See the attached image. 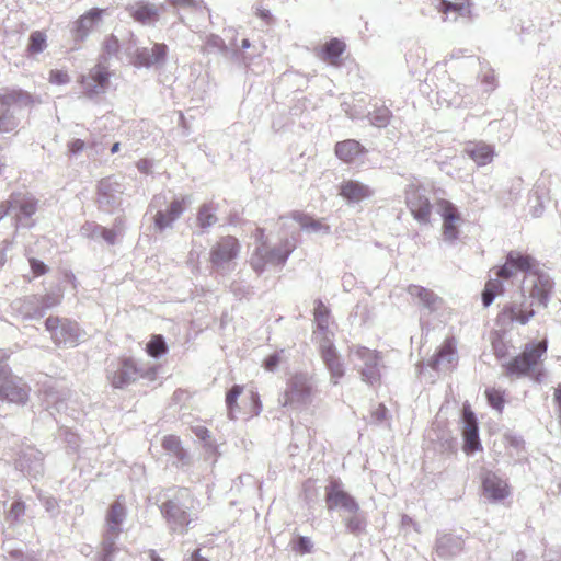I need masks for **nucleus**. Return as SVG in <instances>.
Listing matches in <instances>:
<instances>
[{"instance_id": "61", "label": "nucleus", "mask_w": 561, "mask_h": 561, "mask_svg": "<svg viewBox=\"0 0 561 561\" xmlns=\"http://www.w3.org/2000/svg\"><path fill=\"white\" fill-rule=\"evenodd\" d=\"M8 358V354L5 351L0 350V379L8 373V365L5 360Z\"/></svg>"}, {"instance_id": "55", "label": "nucleus", "mask_w": 561, "mask_h": 561, "mask_svg": "<svg viewBox=\"0 0 561 561\" xmlns=\"http://www.w3.org/2000/svg\"><path fill=\"white\" fill-rule=\"evenodd\" d=\"M30 266L32 272L37 276L44 275L48 271V267L44 262L34 257L30 259Z\"/></svg>"}, {"instance_id": "39", "label": "nucleus", "mask_w": 561, "mask_h": 561, "mask_svg": "<svg viewBox=\"0 0 561 561\" xmlns=\"http://www.w3.org/2000/svg\"><path fill=\"white\" fill-rule=\"evenodd\" d=\"M162 447L173 454L179 460L184 461L186 453L181 446V442L176 436L169 435L162 439Z\"/></svg>"}, {"instance_id": "3", "label": "nucleus", "mask_w": 561, "mask_h": 561, "mask_svg": "<svg viewBox=\"0 0 561 561\" xmlns=\"http://www.w3.org/2000/svg\"><path fill=\"white\" fill-rule=\"evenodd\" d=\"M34 96L22 89L0 90V133H12L20 125L25 110L34 104Z\"/></svg>"}, {"instance_id": "47", "label": "nucleus", "mask_w": 561, "mask_h": 561, "mask_svg": "<svg viewBox=\"0 0 561 561\" xmlns=\"http://www.w3.org/2000/svg\"><path fill=\"white\" fill-rule=\"evenodd\" d=\"M41 312L44 317L45 312L60 304V296L56 294H46L44 296H38Z\"/></svg>"}, {"instance_id": "62", "label": "nucleus", "mask_w": 561, "mask_h": 561, "mask_svg": "<svg viewBox=\"0 0 561 561\" xmlns=\"http://www.w3.org/2000/svg\"><path fill=\"white\" fill-rule=\"evenodd\" d=\"M167 202V197L162 194H159V195H154L151 203H150V208H159L161 207L164 203Z\"/></svg>"}, {"instance_id": "20", "label": "nucleus", "mask_w": 561, "mask_h": 561, "mask_svg": "<svg viewBox=\"0 0 561 561\" xmlns=\"http://www.w3.org/2000/svg\"><path fill=\"white\" fill-rule=\"evenodd\" d=\"M168 46L163 43H154L152 47L136 48L131 62L136 67L150 68L160 66L165 61Z\"/></svg>"}, {"instance_id": "10", "label": "nucleus", "mask_w": 561, "mask_h": 561, "mask_svg": "<svg viewBox=\"0 0 561 561\" xmlns=\"http://www.w3.org/2000/svg\"><path fill=\"white\" fill-rule=\"evenodd\" d=\"M313 383L307 374H296L288 381L284 393V405L293 409L306 407L312 401Z\"/></svg>"}, {"instance_id": "57", "label": "nucleus", "mask_w": 561, "mask_h": 561, "mask_svg": "<svg viewBox=\"0 0 561 561\" xmlns=\"http://www.w3.org/2000/svg\"><path fill=\"white\" fill-rule=\"evenodd\" d=\"M117 233L113 229H107L102 226V231L100 234V240H104L107 244L113 245L116 243Z\"/></svg>"}, {"instance_id": "36", "label": "nucleus", "mask_w": 561, "mask_h": 561, "mask_svg": "<svg viewBox=\"0 0 561 561\" xmlns=\"http://www.w3.org/2000/svg\"><path fill=\"white\" fill-rule=\"evenodd\" d=\"M466 152L479 165L490 163L494 156L493 148L484 142L474 144L468 147Z\"/></svg>"}, {"instance_id": "40", "label": "nucleus", "mask_w": 561, "mask_h": 561, "mask_svg": "<svg viewBox=\"0 0 561 561\" xmlns=\"http://www.w3.org/2000/svg\"><path fill=\"white\" fill-rule=\"evenodd\" d=\"M345 527L348 533L358 536L364 533L366 527L365 518L357 513H350V516L344 519Z\"/></svg>"}, {"instance_id": "58", "label": "nucleus", "mask_w": 561, "mask_h": 561, "mask_svg": "<svg viewBox=\"0 0 561 561\" xmlns=\"http://www.w3.org/2000/svg\"><path fill=\"white\" fill-rule=\"evenodd\" d=\"M84 141L81 139H73L68 144L69 152L72 154H78L84 149Z\"/></svg>"}, {"instance_id": "51", "label": "nucleus", "mask_w": 561, "mask_h": 561, "mask_svg": "<svg viewBox=\"0 0 561 561\" xmlns=\"http://www.w3.org/2000/svg\"><path fill=\"white\" fill-rule=\"evenodd\" d=\"M293 548L301 554L310 553L313 548V542L309 537L299 536Z\"/></svg>"}, {"instance_id": "45", "label": "nucleus", "mask_w": 561, "mask_h": 561, "mask_svg": "<svg viewBox=\"0 0 561 561\" xmlns=\"http://www.w3.org/2000/svg\"><path fill=\"white\" fill-rule=\"evenodd\" d=\"M485 397L488 399L489 404L494 410H496L497 412H502V410L504 408V398H503L502 391H500L495 388L486 389Z\"/></svg>"}, {"instance_id": "9", "label": "nucleus", "mask_w": 561, "mask_h": 561, "mask_svg": "<svg viewBox=\"0 0 561 561\" xmlns=\"http://www.w3.org/2000/svg\"><path fill=\"white\" fill-rule=\"evenodd\" d=\"M240 251L241 244L236 237H221L210 249V263L218 273H229L234 268L233 261L239 256Z\"/></svg>"}, {"instance_id": "41", "label": "nucleus", "mask_w": 561, "mask_h": 561, "mask_svg": "<svg viewBox=\"0 0 561 561\" xmlns=\"http://www.w3.org/2000/svg\"><path fill=\"white\" fill-rule=\"evenodd\" d=\"M391 116V112L386 106L377 107L373 113H369L370 124L383 128L389 124Z\"/></svg>"}, {"instance_id": "54", "label": "nucleus", "mask_w": 561, "mask_h": 561, "mask_svg": "<svg viewBox=\"0 0 561 561\" xmlns=\"http://www.w3.org/2000/svg\"><path fill=\"white\" fill-rule=\"evenodd\" d=\"M169 3L175 8H192L198 9L202 7V0H168Z\"/></svg>"}, {"instance_id": "48", "label": "nucleus", "mask_w": 561, "mask_h": 561, "mask_svg": "<svg viewBox=\"0 0 561 561\" xmlns=\"http://www.w3.org/2000/svg\"><path fill=\"white\" fill-rule=\"evenodd\" d=\"M314 318H316L319 329H321V330L327 329L329 310L320 300L317 301V306L314 308Z\"/></svg>"}, {"instance_id": "32", "label": "nucleus", "mask_w": 561, "mask_h": 561, "mask_svg": "<svg viewBox=\"0 0 561 561\" xmlns=\"http://www.w3.org/2000/svg\"><path fill=\"white\" fill-rule=\"evenodd\" d=\"M365 152L364 147L355 139L339 141L335 145V154L339 159L351 162Z\"/></svg>"}, {"instance_id": "17", "label": "nucleus", "mask_w": 561, "mask_h": 561, "mask_svg": "<svg viewBox=\"0 0 561 561\" xmlns=\"http://www.w3.org/2000/svg\"><path fill=\"white\" fill-rule=\"evenodd\" d=\"M15 465L23 474L30 478L37 479L44 473L43 454L32 446H26L20 451Z\"/></svg>"}, {"instance_id": "46", "label": "nucleus", "mask_w": 561, "mask_h": 561, "mask_svg": "<svg viewBox=\"0 0 561 561\" xmlns=\"http://www.w3.org/2000/svg\"><path fill=\"white\" fill-rule=\"evenodd\" d=\"M121 534H114V533H111L108 530H106L105 535H104V539H103V543H102V550H103V553L101 557H107L108 559H111L112 554L115 552V543H116V539L118 538Z\"/></svg>"}, {"instance_id": "24", "label": "nucleus", "mask_w": 561, "mask_h": 561, "mask_svg": "<svg viewBox=\"0 0 561 561\" xmlns=\"http://www.w3.org/2000/svg\"><path fill=\"white\" fill-rule=\"evenodd\" d=\"M339 194L348 203L356 204L369 198L373 190L356 180H344L339 186Z\"/></svg>"}, {"instance_id": "14", "label": "nucleus", "mask_w": 561, "mask_h": 561, "mask_svg": "<svg viewBox=\"0 0 561 561\" xmlns=\"http://www.w3.org/2000/svg\"><path fill=\"white\" fill-rule=\"evenodd\" d=\"M123 184L115 176L102 179L98 184V206L102 211L112 213L121 206Z\"/></svg>"}, {"instance_id": "26", "label": "nucleus", "mask_w": 561, "mask_h": 561, "mask_svg": "<svg viewBox=\"0 0 561 561\" xmlns=\"http://www.w3.org/2000/svg\"><path fill=\"white\" fill-rule=\"evenodd\" d=\"M482 485L484 493L493 502L502 501L510 495L506 481L493 472H486L484 474Z\"/></svg>"}, {"instance_id": "52", "label": "nucleus", "mask_w": 561, "mask_h": 561, "mask_svg": "<svg viewBox=\"0 0 561 561\" xmlns=\"http://www.w3.org/2000/svg\"><path fill=\"white\" fill-rule=\"evenodd\" d=\"M70 81V78L66 71L62 70H51L49 73V82L54 84H66Z\"/></svg>"}, {"instance_id": "38", "label": "nucleus", "mask_w": 561, "mask_h": 561, "mask_svg": "<svg viewBox=\"0 0 561 561\" xmlns=\"http://www.w3.org/2000/svg\"><path fill=\"white\" fill-rule=\"evenodd\" d=\"M216 211L217 208L213 203L203 204L199 207L197 213V224L203 232L213 227L218 221Z\"/></svg>"}, {"instance_id": "64", "label": "nucleus", "mask_w": 561, "mask_h": 561, "mask_svg": "<svg viewBox=\"0 0 561 561\" xmlns=\"http://www.w3.org/2000/svg\"><path fill=\"white\" fill-rule=\"evenodd\" d=\"M256 12H257V15L264 20L266 23H270L271 20H272V14L270 12V10L267 9H263V8H257L256 9Z\"/></svg>"}, {"instance_id": "12", "label": "nucleus", "mask_w": 561, "mask_h": 561, "mask_svg": "<svg viewBox=\"0 0 561 561\" xmlns=\"http://www.w3.org/2000/svg\"><path fill=\"white\" fill-rule=\"evenodd\" d=\"M324 497L329 511L342 510L347 514L359 512V504L343 489L340 479L330 480L324 489Z\"/></svg>"}, {"instance_id": "63", "label": "nucleus", "mask_w": 561, "mask_h": 561, "mask_svg": "<svg viewBox=\"0 0 561 561\" xmlns=\"http://www.w3.org/2000/svg\"><path fill=\"white\" fill-rule=\"evenodd\" d=\"M137 168L142 173H149L151 169V163L149 160L142 159L137 162Z\"/></svg>"}, {"instance_id": "6", "label": "nucleus", "mask_w": 561, "mask_h": 561, "mask_svg": "<svg viewBox=\"0 0 561 561\" xmlns=\"http://www.w3.org/2000/svg\"><path fill=\"white\" fill-rule=\"evenodd\" d=\"M38 201L30 193H13L10 198L3 202L7 216H12L14 226L30 228L34 225L33 215L37 211Z\"/></svg>"}, {"instance_id": "34", "label": "nucleus", "mask_w": 561, "mask_h": 561, "mask_svg": "<svg viewBox=\"0 0 561 561\" xmlns=\"http://www.w3.org/2000/svg\"><path fill=\"white\" fill-rule=\"evenodd\" d=\"M130 15L141 24H154L159 19V10L149 3L138 4L130 9Z\"/></svg>"}, {"instance_id": "19", "label": "nucleus", "mask_w": 561, "mask_h": 561, "mask_svg": "<svg viewBox=\"0 0 561 561\" xmlns=\"http://www.w3.org/2000/svg\"><path fill=\"white\" fill-rule=\"evenodd\" d=\"M108 79L110 75L104 66H94L88 75L81 77L80 83L82 85L83 93L90 99L105 93Z\"/></svg>"}, {"instance_id": "42", "label": "nucleus", "mask_w": 561, "mask_h": 561, "mask_svg": "<svg viewBox=\"0 0 561 561\" xmlns=\"http://www.w3.org/2000/svg\"><path fill=\"white\" fill-rule=\"evenodd\" d=\"M146 350L151 357L158 358L162 356L168 351L164 337L162 335H153L148 342Z\"/></svg>"}, {"instance_id": "21", "label": "nucleus", "mask_w": 561, "mask_h": 561, "mask_svg": "<svg viewBox=\"0 0 561 561\" xmlns=\"http://www.w3.org/2000/svg\"><path fill=\"white\" fill-rule=\"evenodd\" d=\"M139 377V369L131 358L123 359L115 369L108 370L111 385L116 389H123L135 382Z\"/></svg>"}, {"instance_id": "4", "label": "nucleus", "mask_w": 561, "mask_h": 561, "mask_svg": "<svg viewBox=\"0 0 561 561\" xmlns=\"http://www.w3.org/2000/svg\"><path fill=\"white\" fill-rule=\"evenodd\" d=\"M296 249V239L283 238L278 244L270 247L266 241L257 244L250 257V266L261 275L266 266H284L289 255Z\"/></svg>"}, {"instance_id": "25", "label": "nucleus", "mask_w": 561, "mask_h": 561, "mask_svg": "<svg viewBox=\"0 0 561 561\" xmlns=\"http://www.w3.org/2000/svg\"><path fill=\"white\" fill-rule=\"evenodd\" d=\"M457 359L456 344L454 340L447 339L438 351L428 360L427 365L437 371L448 370Z\"/></svg>"}, {"instance_id": "49", "label": "nucleus", "mask_w": 561, "mask_h": 561, "mask_svg": "<svg viewBox=\"0 0 561 561\" xmlns=\"http://www.w3.org/2000/svg\"><path fill=\"white\" fill-rule=\"evenodd\" d=\"M102 231V226L96 222H85L81 229L80 232L83 237L92 239V240H100V234Z\"/></svg>"}, {"instance_id": "53", "label": "nucleus", "mask_w": 561, "mask_h": 561, "mask_svg": "<svg viewBox=\"0 0 561 561\" xmlns=\"http://www.w3.org/2000/svg\"><path fill=\"white\" fill-rule=\"evenodd\" d=\"M103 47L108 56H114L118 53L119 42L114 35H111L105 39Z\"/></svg>"}, {"instance_id": "2", "label": "nucleus", "mask_w": 561, "mask_h": 561, "mask_svg": "<svg viewBox=\"0 0 561 561\" xmlns=\"http://www.w3.org/2000/svg\"><path fill=\"white\" fill-rule=\"evenodd\" d=\"M198 501L187 488H179L160 510L171 530L185 533L197 516Z\"/></svg>"}, {"instance_id": "23", "label": "nucleus", "mask_w": 561, "mask_h": 561, "mask_svg": "<svg viewBox=\"0 0 561 561\" xmlns=\"http://www.w3.org/2000/svg\"><path fill=\"white\" fill-rule=\"evenodd\" d=\"M321 357L323 363L325 364L328 370L330 371L333 383L336 385L339 379L344 376V366L341 362L340 356L337 355L334 345L325 339L321 345Z\"/></svg>"}, {"instance_id": "18", "label": "nucleus", "mask_w": 561, "mask_h": 561, "mask_svg": "<svg viewBox=\"0 0 561 561\" xmlns=\"http://www.w3.org/2000/svg\"><path fill=\"white\" fill-rule=\"evenodd\" d=\"M462 437H463V450L467 454L474 453L481 448V442L479 437L478 421L474 413L471 411L468 404L462 408Z\"/></svg>"}, {"instance_id": "15", "label": "nucleus", "mask_w": 561, "mask_h": 561, "mask_svg": "<svg viewBox=\"0 0 561 561\" xmlns=\"http://www.w3.org/2000/svg\"><path fill=\"white\" fill-rule=\"evenodd\" d=\"M435 208L443 219V238L447 242H455L459 237V225L462 221L458 208L451 202L440 198L436 201Z\"/></svg>"}, {"instance_id": "7", "label": "nucleus", "mask_w": 561, "mask_h": 561, "mask_svg": "<svg viewBox=\"0 0 561 561\" xmlns=\"http://www.w3.org/2000/svg\"><path fill=\"white\" fill-rule=\"evenodd\" d=\"M45 329L57 346L75 347L83 339L78 323L67 318L50 316L45 320Z\"/></svg>"}, {"instance_id": "37", "label": "nucleus", "mask_w": 561, "mask_h": 561, "mask_svg": "<svg viewBox=\"0 0 561 561\" xmlns=\"http://www.w3.org/2000/svg\"><path fill=\"white\" fill-rule=\"evenodd\" d=\"M293 219L300 225L301 229L308 232H323L325 234L330 232L329 226L309 215L296 211L293 214Z\"/></svg>"}, {"instance_id": "16", "label": "nucleus", "mask_w": 561, "mask_h": 561, "mask_svg": "<svg viewBox=\"0 0 561 561\" xmlns=\"http://www.w3.org/2000/svg\"><path fill=\"white\" fill-rule=\"evenodd\" d=\"M0 381H2L0 386L1 399L16 404H24L27 401L30 388L22 378L10 375L8 371Z\"/></svg>"}, {"instance_id": "11", "label": "nucleus", "mask_w": 561, "mask_h": 561, "mask_svg": "<svg viewBox=\"0 0 561 561\" xmlns=\"http://www.w3.org/2000/svg\"><path fill=\"white\" fill-rule=\"evenodd\" d=\"M405 203L419 224H430L433 204L430 199V192L425 187L414 184L409 185L405 190Z\"/></svg>"}, {"instance_id": "56", "label": "nucleus", "mask_w": 561, "mask_h": 561, "mask_svg": "<svg viewBox=\"0 0 561 561\" xmlns=\"http://www.w3.org/2000/svg\"><path fill=\"white\" fill-rule=\"evenodd\" d=\"M279 362H280V353L276 352V353L270 355L268 357H266V359L264 360V367L268 371H274L278 367Z\"/></svg>"}, {"instance_id": "5", "label": "nucleus", "mask_w": 561, "mask_h": 561, "mask_svg": "<svg viewBox=\"0 0 561 561\" xmlns=\"http://www.w3.org/2000/svg\"><path fill=\"white\" fill-rule=\"evenodd\" d=\"M350 353L362 380L370 386L379 385L382 368L380 353L365 346H352Z\"/></svg>"}, {"instance_id": "22", "label": "nucleus", "mask_w": 561, "mask_h": 561, "mask_svg": "<svg viewBox=\"0 0 561 561\" xmlns=\"http://www.w3.org/2000/svg\"><path fill=\"white\" fill-rule=\"evenodd\" d=\"M10 308L12 313L22 320H34L43 317L37 295L18 298L11 302Z\"/></svg>"}, {"instance_id": "29", "label": "nucleus", "mask_w": 561, "mask_h": 561, "mask_svg": "<svg viewBox=\"0 0 561 561\" xmlns=\"http://www.w3.org/2000/svg\"><path fill=\"white\" fill-rule=\"evenodd\" d=\"M43 394V404L51 415L55 412L59 413L66 408V392L58 390L53 385H44L41 389Z\"/></svg>"}, {"instance_id": "33", "label": "nucleus", "mask_w": 561, "mask_h": 561, "mask_svg": "<svg viewBox=\"0 0 561 561\" xmlns=\"http://www.w3.org/2000/svg\"><path fill=\"white\" fill-rule=\"evenodd\" d=\"M345 50V44L339 38H332L327 42L320 50V58L332 66L340 64V57Z\"/></svg>"}, {"instance_id": "50", "label": "nucleus", "mask_w": 561, "mask_h": 561, "mask_svg": "<svg viewBox=\"0 0 561 561\" xmlns=\"http://www.w3.org/2000/svg\"><path fill=\"white\" fill-rule=\"evenodd\" d=\"M26 505L22 500H16L12 503L7 518L11 522H19L25 514Z\"/></svg>"}, {"instance_id": "43", "label": "nucleus", "mask_w": 561, "mask_h": 561, "mask_svg": "<svg viewBox=\"0 0 561 561\" xmlns=\"http://www.w3.org/2000/svg\"><path fill=\"white\" fill-rule=\"evenodd\" d=\"M243 391V387L239 385L232 386L226 393V405L228 410V417L230 420H233L234 416V410L238 407L237 400L240 397V394Z\"/></svg>"}, {"instance_id": "1", "label": "nucleus", "mask_w": 561, "mask_h": 561, "mask_svg": "<svg viewBox=\"0 0 561 561\" xmlns=\"http://www.w3.org/2000/svg\"><path fill=\"white\" fill-rule=\"evenodd\" d=\"M516 272L526 273L523 293L503 307L499 319L503 323L525 325L535 316L534 304L526 298L525 293L527 291L529 298L536 300L539 307L547 308L553 289L550 275L540 271L536 260L530 255L517 251L508 252L505 263L495 272L496 277L486 282L482 293V304L484 307L491 306L495 297L504 291L502 280L510 279Z\"/></svg>"}, {"instance_id": "59", "label": "nucleus", "mask_w": 561, "mask_h": 561, "mask_svg": "<svg viewBox=\"0 0 561 561\" xmlns=\"http://www.w3.org/2000/svg\"><path fill=\"white\" fill-rule=\"evenodd\" d=\"M43 504L45 510L49 513H55L57 511L58 503L53 496L45 497Z\"/></svg>"}, {"instance_id": "31", "label": "nucleus", "mask_w": 561, "mask_h": 561, "mask_svg": "<svg viewBox=\"0 0 561 561\" xmlns=\"http://www.w3.org/2000/svg\"><path fill=\"white\" fill-rule=\"evenodd\" d=\"M127 512L125 505L117 499L111 506L106 513V530L121 534L122 533V524L126 518Z\"/></svg>"}, {"instance_id": "35", "label": "nucleus", "mask_w": 561, "mask_h": 561, "mask_svg": "<svg viewBox=\"0 0 561 561\" xmlns=\"http://www.w3.org/2000/svg\"><path fill=\"white\" fill-rule=\"evenodd\" d=\"M445 18L444 20L456 21L458 18H467L470 14V7L463 2L456 3L442 0L438 8Z\"/></svg>"}, {"instance_id": "44", "label": "nucleus", "mask_w": 561, "mask_h": 561, "mask_svg": "<svg viewBox=\"0 0 561 561\" xmlns=\"http://www.w3.org/2000/svg\"><path fill=\"white\" fill-rule=\"evenodd\" d=\"M46 47V35L42 32H33L30 35L28 49L31 53H42Z\"/></svg>"}, {"instance_id": "28", "label": "nucleus", "mask_w": 561, "mask_h": 561, "mask_svg": "<svg viewBox=\"0 0 561 561\" xmlns=\"http://www.w3.org/2000/svg\"><path fill=\"white\" fill-rule=\"evenodd\" d=\"M184 211V199H174L169 205L167 211L158 210L154 216V226L158 230L162 231L165 228L172 227L173 222Z\"/></svg>"}, {"instance_id": "30", "label": "nucleus", "mask_w": 561, "mask_h": 561, "mask_svg": "<svg viewBox=\"0 0 561 561\" xmlns=\"http://www.w3.org/2000/svg\"><path fill=\"white\" fill-rule=\"evenodd\" d=\"M462 550V539L451 534H444L436 540V553L440 558H450Z\"/></svg>"}, {"instance_id": "60", "label": "nucleus", "mask_w": 561, "mask_h": 561, "mask_svg": "<svg viewBox=\"0 0 561 561\" xmlns=\"http://www.w3.org/2000/svg\"><path fill=\"white\" fill-rule=\"evenodd\" d=\"M387 408L383 404H379L378 408L373 412V417L376 422H382L386 419Z\"/></svg>"}, {"instance_id": "13", "label": "nucleus", "mask_w": 561, "mask_h": 561, "mask_svg": "<svg viewBox=\"0 0 561 561\" xmlns=\"http://www.w3.org/2000/svg\"><path fill=\"white\" fill-rule=\"evenodd\" d=\"M407 291L410 296L419 299V304L422 307L420 316L422 332L427 333L430 331V321L426 319V317L437 312L442 308L443 299L433 290L420 285H409Z\"/></svg>"}, {"instance_id": "8", "label": "nucleus", "mask_w": 561, "mask_h": 561, "mask_svg": "<svg viewBox=\"0 0 561 561\" xmlns=\"http://www.w3.org/2000/svg\"><path fill=\"white\" fill-rule=\"evenodd\" d=\"M546 352V341H539L536 344H526L524 351L519 355L503 365L505 367V374L507 376H516L518 378L528 375L536 368Z\"/></svg>"}, {"instance_id": "27", "label": "nucleus", "mask_w": 561, "mask_h": 561, "mask_svg": "<svg viewBox=\"0 0 561 561\" xmlns=\"http://www.w3.org/2000/svg\"><path fill=\"white\" fill-rule=\"evenodd\" d=\"M102 10L92 9L88 13L80 16L73 24L71 30L75 41H84L95 24L100 21Z\"/></svg>"}]
</instances>
